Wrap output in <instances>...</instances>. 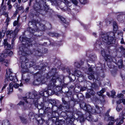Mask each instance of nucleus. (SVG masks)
<instances>
[{"label":"nucleus","mask_w":125,"mask_h":125,"mask_svg":"<svg viewBox=\"0 0 125 125\" xmlns=\"http://www.w3.org/2000/svg\"><path fill=\"white\" fill-rule=\"evenodd\" d=\"M20 40L22 42L23 45L19 48V50L18 52L19 55H21L24 56L28 55L33 54L36 55L41 52L40 50L38 49L37 48L33 49L32 51L28 49L25 46H29L32 45L31 39L26 37L21 36L19 38Z\"/></svg>","instance_id":"nucleus-1"},{"label":"nucleus","mask_w":125,"mask_h":125,"mask_svg":"<svg viewBox=\"0 0 125 125\" xmlns=\"http://www.w3.org/2000/svg\"><path fill=\"white\" fill-rule=\"evenodd\" d=\"M84 106L82 107L83 109L85 111H87L89 115L88 117H86L85 118L89 121L92 120V116L90 115V114H92L95 113L99 114L101 112L99 107L97 105H96L95 106V109H94V107H92L89 104L86 105L84 104Z\"/></svg>","instance_id":"nucleus-2"},{"label":"nucleus","mask_w":125,"mask_h":125,"mask_svg":"<svg viewBox=\"0 0 125 125\" xmlns=\"http://www.w3.org/2000/svg\"><path fill=\"white\" fill-rule=\"evenodd\" d=\"M41 3V4L37 2L35 3L34 5V8L37 12L43 14L44 13H43L42 12H46L49 9V6L46 4L45 0L44 1L42 0Z\"/></svg>","instance_id":"nucleus-3"},{"label":"nucleus","mask_w":125,"mask_h":125,"mask_svg":"<svg viewBox=\"0 0 125 125\" xmlns=\"http://www.w3.org/2000/svg\"><path fill=\"white\" fill-rule=\"evenodd\" d=\"M28 96V100L29 103L31 105H33L36 107L38 106V99H39V95H37L36 92L34 93H28L26 94Z\"/></svg>","instance_id":"nucleus-4"},{"label":"nucleus","mask_w":125,"mask_h":125,"mask_svg":"<svg viewBox=\"0 0 125 125\" xmlns=\"http://www.w3.org/2000/svg\"><path fill=\"white\" fill-rule=\"evenodd\" d=\"M52 79L50 81V84L48 85L47 91L48 92L46 93V94L47 97L49 95H51L55 94L54 92L53 88L54 86V83L56 82V80L54 77L52 78Z\"/></svg>","instance_id":"nucleus-5"},{"label":"nucleus","mask_w":125,"mask_h":125,"mask_svg":"<svg viewBox=\"0 0 125 125\" xmlns=\"http://www.w3.org/2000/svg\"><path fill=\"white\" fill-rule=\"evenodd\" d=\"M28 25L29 27L31 26V25L32 26L34 27L33 29L31 27H29L27 28V31H29L30 33L33 34L35 31H39V30H38V28L37 26L36 21L35 20H33L29 21L28 23Z\"/></svg>","instance_id":"nucleus-6"},{"label":"nucleus","mask_w":125,"mask_h":125,"mask_svg":"<svg viewBox=\"0 0 125 125\" xmlns=\"http://www.w3.org/2000/svg\"><path fill=\"white\" fill-rule=\"evenodd\" d=\"M57 69L56 68H52L50 71L47 74V77L45 78H46V80H48L51 79L50 80L52 79V78L54 77L55 78L56 80L58 78L56 77L57 76L58 74L57 73Z\"/></svg>","instance_id":"nucleus-7"},{"label":"nucleus","mask_w":125,"mask_h":125,"mask_svg":"<svg viewBox=\"0 0 125 125\" xmlns=\"http://www.w3.org/2000/svg\"><path fill=\"white\" fill-rule=\"evenodd\" d=\"M35 76L38 77L37 79L34 81V84L36 85H39L40 83H45L46 82V78H44V77L42 76L39 73L36 74Z\"/></svg>","instance_id":"nucleus-8"},{"label":"nucleus","mask_w":125,"mask_h":125,"mask_svg":"<svg viewBox=\"0 0 125 125\" xmlns=\"http://www.w3.org/2000/svg\"><path fill=\"white\" fill-rule=\"evenodd\" d=\"M102 41L108 45L115 43V40H114L113 38L111 39H109L108 34H104L101 35Z\"/></svg>","instance_id":"nucleus-9"},{"label":"nucleus","mask_w":125,"mask_h":125,"mask_svg":"<svg viewBox=\"0 0 125 125\" xmlns=\"http://www.w3.org/2000/svg\"><path fill=\"white\" fill-rule=\"evenodd\" d=\"M63 2L66 5V6L62 8V10L64 11H67L68 14L71 13L72 3L68 1L67 0H64Z\"/></svg>","instance_id":"nucleus-10"},{"label":"nucleus","mask_w":125,"mask_h":125,"mask_svg":"<svg viewBox=\"0 0 125 125\" xmlns=\"http://www.w3.org/2000/svg\"><path fill=\"white\" fill-rule=\"evenodd\" d=\"M64 70L65 71H66L68 73L69 75H71L72 76H73L75 74L77 76L79 77L82 75L81 72L78 70H77L73 72L71 68H70L69 67H67L66 68L64 69Z\"/></svg>","instance_id":"nucleus-11"},{"label":"nucleus","mask_w":125,"mask_h":125,"mask_svg":"<svg viewBox=\"0 0 125 125\" xmlns=\"http://www.w3.org/2000/svg\"><path fill=\"white\" fill-rule=\"evenodd\" d=\"M6 79L9 77L10 80V81H13V82H15L18 81L15 75V74L12 73L11 71V70L9 69V72H6Z\"/></svg>","instance_id":"nucleus-12"},{"label":"nucleus","mask_w":125,"mask_h":125,"mask_svg":"<svg viewBox=\"0 0 125 125\" xmlns=\"http://www.w3.org/2000/svg\"><path fill=\"white\" fill-rule=\"evenodd\" d=\"M62 102L65 105L64 107L67 109H68L70 108V106H72V103H74V102L72 101H65L64 98H62Z\"/></svg>","instance_id":"nucleus-13"},{"label":"nucleus","mask_w":125,"mask_h":125,"mask_svg":"<svg viewBox=\"0 0 125 125\" xmlns=\"http://www.w3.org/2000/svg\"><path fill=\"white\" fill-rule=\"evenodd\" d=\"M97 60V57L95 54L92 55H90V59L87 62L88 65L89 66L90 65H92V63H93L94 61Z\"/></svg>","instance_id":"nucleus-14"},{"label":"nucleus","mask_w":125,"mask_h":125,"mask_svg":"<svg viewBox=\"0 0 125 125\" xmlns=\"http://www.w3.org/2000/svg\"><path fill=\"white\" fill-rule=\"evenodd\" d=\"M68 85V84H63L62 85V87L61 86H56L55 84H54L55 87L53 88V89L55 94L57 92L61 91L62 90V87H67Z\"/></svg>","instance_id":"nucleus-15"},{"label":"nucleus","mask_w":125,"mask_h":125,"mask_svg":"<svg viewBox=\"0 0 125 125\" xmlns=\"http://www.w3.org/2000/svg\"><path fill=\"white\" fill-rule=\"evenodd\" d=\"M104 58L105 60L107 62V64L108 66L109 67H112V66H110V64L111 62L113 61V59L114 58L110 55H107L104 57Z\"/></svg>","instance_id":"nucleus-16"},{"label":"nucleus","mask_w":125,"mask_h":125,"mask_svg":"<svg viewBox=\"0 0 125 125\" xmlns=\"http://www.w3.org/2000/svg\"><path fill=\"white\" fill-rule=\"evenodd\" d=\"M102 43L100 40H97L94 45V48L95 50H101L103 46Z\"/></svg>","instance_id":"nucleus-17"},{"label":"nucleus","mask_w":125,"mask_h":125,"mask_svg":"<svg viewBox=\"0 0 125 125\" xmlns=\"http://www.w3.org/2000/svg\"><path fill=\"white\" fill-rule=\"evenodd\" d=\"M6 39L4 40L3 44L4 45L5 48V49L4 51H6L8 50L11 49L12 48L11 45L8 43Z\"/></svg>","instance_id":"nucleus-18"},{"label":"nucleus","mask_w":125,"mask_h":125,"mask_svg":"<svg viewBox=\"0 0 125 125\" xmlns=\"http://www.w3.org/2000/svg\"><path fill=\"white\" fill-rule=\"evenodd\" d=\"M76 114L78 115V120H79L81 123L84 121L85 115H84V116H83L82 113L80 111L77 112Z\"/></svg>","instance_id":"nucleus-19"},{"label":"nucleus","mask_w":125,"mask_h":125,"mask_svg":"<svg viewBox=\"0 0 125 125\" xmlns=\"http://www.w3.org/2000/svg\"><path fill=\"white\" fill-rule=\"evenodd\" d=\"M30 62H22L21 63V67L22 68L26 69L30 67Z\"/></svg>","instance_id":"nucleus-20"},{"label":"nucleus","mask_w":125,"mask_h":125,"mask_svg":"<svg viewBox=\"0 0 125 125\" xmlns=\"http://www.w3.org/2000/svg\"><path fill=\"white\" fill-rule=\"evenodd\" d=\"M36 25L37 27L38 25H39V27H38V30H40L42 31H44L46 29V27H45L44 24H42L40 22H36Z\"/></svg>","instance_id":"nucleus-21"},{"label":"nucleus","mask_w":125,"mask_h":125,"mask_svg":"<svg viewBox=\"0 0 125 125\" xmlns=\"http://www.w3.org/2000/svg\"><path fill=\"white\" fill-rule=\"evenodd\" d=\"M106 117H105L104 119L106 121H108V120L111 121L113 122L114 121V118L112 116L110 117L108 114V112H107L105 114Z\"/></svg>","instance_id":"nucleus-22"},{"label":"nucleus","mask_w":125,"mask_h":125,"mask_svg":"<svg viewBox=\"0 0 125 125\" xmlns=\"http://www.w3.org/2000/svg\"><path fill=\"white\" fill-rule=\"evenodd\" d=\"M13 83L11 82L10 83L9 85V87L8 88V94H9L11 93L13 91Z\"/></svg>","instance_id":"nucleus-23"},{"label":"nucleus","mask_w":125,"mask_h":125,"mask_svg":"<svg viewBox=\"0 0 125 125\" xmlns=\"http://www.w3.org/2000/svg\"><path fill=\"white\" fill-rule=\"evenodd\" d=\"M119 118L121 119L120 122L116 124V125H121V124L123 122V120L124 119V115L122 113H120L119 115Z\"/></svg>","instance_id":"nucleus-24"},{"label":"nucleus","mask_w":125,"mask_h":125,"mask_svg":"<svg viewBox=\"0 0 125 125\" xmlns=\"http://www.w3.org/2000/svg\"><path fill=\"white\" fill-rule=\"evenodd\" d=\"M37 123V125L38 124L41 125L43 124V119L42 118L40 117H38L36 119Z\"/></svg>","instance_id":"nucleus-25"},{"label":"nucleus","mask_w":125,"mask_h":125,"mask_svg":"<svg viewBox=\"0 0 125 125\" xmlns=\"http://www.w3.org/2000/svg\"><path fill=\"white\" fill-rule=\"evenodd\" d=\"M107 34H108L109 37L110 39H111L112 38H113V39L114 40H115L114 38L115 37V33L112 32H110L108 33Z\"/></svg>","instance_id":"nucleus-26"},{"label":"nucleus","mask_w":125,"mask_h":125,"mask_svg":"<svg viewBox=\"0 0 125 125\" xmlns=\"http://www.w3.org/2000/svg\"><path fill=\"white\" fill-rule=\"evenodd\" d=\"M18 31V29H16L14 31H13L12 33L10 36V38H12L13 37H15L17 32Z\"/></svg>","instance_id":"nucleus-27"},{"label":"nucleus","mask_w":125,"mask_h":125,"mask_svg":"<svg viewBox=\"0 0 125 125\" xmlns=\"http://www.w3.org/2000/svg\"><path fill=\"white\" fill-rule=\"evenodd\" d=\"M58 119V118L56 117L55 116H52V117L49 118V121H52L54 123V122L57 120Z\"/></svg>","instance_id":"nucleus-28"},{"label":"nucleus","mask_w":125,"mask_h":125,"mask_svg":"<svg viewBox=\"0 0 125 125\" xmlns=\"http://www.w3.org/2000/svg\"><path fill=\"white\" fill-rule=\"evenodd\" d=\"M20 117L21 122L25 124H26L27 122V120L26 118H25V117L24 116H20Z\"/></svg>","instance_id":"nucleus-29"},{"label":"nucleus","mask_w":125,"mask_h":125,"mask_svg":"<svg viewBox=\"0 0 125 125\" xmlns=\"http://www.w3.org/2000/svg\"><path fill=\"white\" fill-rule=\"evenodd\" d=\"M37 95H39V98L40 97L39 95H40L42 96H43L45 97H47V94L44 93V89L42 91L40 92L39 93V95H38L37 94Z\"/></svg>","instance_id":"nucleus-30"},{"label":"nucleus","mask_w":125,"mask_h":125,"mask_svg":"<svg viewBox=\"0 0 125 125\" xmlns=\"http://www.w3.org/2000/svg\"><path fill=\"white\" fill-rule=\"evenodd\" d=\"M113 30L114 31H116L118 29L117 24L115 21H114L113 23Z\"/></svg>","instance_id":"nucleus-31"},{"label":"nucleus","mask_w":125,"mask_h":125,"mask_svg":"<svg viewBox=\"0 0 125 125\" xmlns=\"http://www.w3.org/2000/svg\"><path fill=\"white\" fill-rule=\"evenodd\" d=\"M26 103L24 105L23 108L25 110H28L29 109L31 106H29L30 104L29 103Z\"/></svg>","instance_id":"nucleus-32"},{"label":"nucleus","mask_w":125,"mask_h":125,"mask_svg":"<svg viewBox=\"0 0 125 125\" xmlns=\"http://www.w3.org/2000/svg\"><path fill=\"white\" fill-rule=\"evenodd\" d=\"M43 64H44V66H41L42 67H41V68H38L39 70H41V71H45V70L46 67L47 65L48 64L46 62H45Z\"/></svg>","instance_id":"nucleus-33"},{"label":"nucleus","mask_w":125,"mask_h":125,"mask_svg":"<svg viewBox=\"0 0 125 125\" xmlns=\"http://www.w3.org/2000/svg\"><path fill=\"white\" fill-rule=\"evenodd\" d=\"M117 65L119 68H122L123 66V61L122 60H119L117 63Z\"/></svg>","instance_id":"nucleus-34"},{"label":"nucleus","mask_w":125,"mask_h":125,"mask_svg":"<svg viewBox=\"0 0 125 125\" xmlns=\"http://www.w3.org/2000/svg\"><path fill=\"white\" fill-rule=\"evenodd\" d=\"M58 18L60 19L61 21H62L65 24H67V23L66 22V21L64 18L60 15H58Z\"/></svg>","instance_id":"nucleus-35"},{"label":"nucleus","mask_w":125,"mask_h":125,"mask_svg":"<svg viewBox=\"0 0 125 125\" xmlns=\"http://www.w3.org/2000/svg\"><path fill=\"white\" fill-rule=\"evenodd\" d=\"M10 3L11 0H8L7 3V5L8 6V10H10L12 8V6L10 4Z\"/></svg>","instance_id":"nucleus-36"},{"label":"nucleus","mask_w":125,"mask_h":125,"mask_svg":"<svg viewBox=\"0 0 125 125\" xmlns=\"http://www.w3.org/2000/svg\"><path fill=\"white\" fill-rule=\"evenodd\" d=\"M122 106L120 105H118L117 106L116 110L118 112H120L122 110Z\"/></svg>","instance_id":"nucleus-37"},{"label":"nucleus","mask_w":125,"mask_h":125,"mask_svg":"<svg viewBox=\"0 0 125 125\" xmlns=\"http://www.w3.org/2000/svg\"><path fill=\"white\" fill-rule=\"evenodd\" d=\"M3 8V7L2 8V9L0 10V15H5L7 13L5 11L2 10Z\"/></svg>","instance_id":"nucleus-38"},{"label":"nucleus","mask_w":125,"mask_h":125,"mask_svg":"<svg viewBox=\"0 0 125 125\" xmlns=\"http://www.w3.org/2000/svg\"><path fill=\"white\" fill-rule=\"evenodd\" d=\"M101 53L102 56L104 57L107 55L105 51L103 49H101Z\"/></svg>","instance_id":"nucleus-39"},{"label":"nucleus","mask_w":125,"mask_h":125,"mask_svg":"<svg viewBox=\"0 0 125 125\" xmlns=\"http://www.w3.org/2000/svg\"><path fill=\"white\" fill-rule=\"evenodd\" d=\"M105 91V89L104 88H102L101 90L97 93L99 95H101Z\"/></svg>","instance_id":"nucleus-40"},{"label":"nucleus","mask_w":125,"mask_h":125,"mask_svg":"<svg viewBox=\"0 0 125 125\" xmlns=\"http://www.w3.org/2000/svg\"><path fill=\"white\" fill-rule=\"evenodd\" d=\"M111 96L112 98H115L116 97V95H115L116 92L114 90H112L111 91Z\"/></svg>","instance_id":"nucleus-41"},{"label":"nucleus","mask_w":125,"mask_h":125,"mask_svg":"<svg viewBox=\"0 0 125 125\" xmlns=\"http://www.w3.org/2000/svg\"><path fill=\"white\" fill-rule=\"evenodd\" d=\"M51 1L52 4L55 6L58 5L56 0H51Z\"/></svg>","instance_id":"nucleus-42"},{"label":"nucleus","mask_w":125,"mask_h":125,"mask_svg":"<svg viewBox=\"0 0 125 125\" xmlns=\"http://www.w3.org/2000/svg\"><path fill=\"white\" fill-rule=\"evenodd\" d=\"M50 36L52 37H57L58 36V34L56 33H49Z\"/></svg>","instance_id":"nucleus-43"},{"label":"nucleus","mask_w":125,"mask_h":125,"mask_svg":"<svg viewBox=\"0 0 125 125\" xmlns=\"http://www.w3.org/2000/svg\"><path fill=\"white\" fill-rule=\"evenodd\" d=\"M29 118L30 119L33 118L34 117V114L32 112H31L29 113Z\"/></svg>","instance_id":"nucleus-44"},{"label":"nucleus","mask_w":125,"mask_h":125,"mask_svg":"<svg viewBox=\"0 0 125 125\" xmlns=\"http://www.w3.org/2000/svg\"><path fill=\"white\" fill-rule=\"evenodd\" d=\"M4 52L5 53H8L10 56L12 55L13 54V52L9 50H8L6 51H4Z\"/></svg>","instance_id":"nucleus-45"},{"label":"nucleus","mask_w":125,"mask_h":125,"mask_svg":"<svg viewBox=\"0 0 125 125\" xmlns=\"http://www.w3.org/2000/svg\"><path fill=\"white\" fill-rule=\"evenodd\" d=\"M18 22H19V21H15L13 23V26H16L17 25V28L16 29H17L19 27V26L18 25Z\"/></svg>","instance_id":"nucleus-46"},{"label":"nucleus","mask_w":125,"mask_h":125,"mask_svg":"<svg viewBox=\"0 0 125 125\" xmlns=\"http://www.w3.org/2000/svg\"><path fill=\"white\" fill-rule=\"evenodd\" d=\"M5 83L3 87V89H5L6 87V86L8 84V79H6L5 80Z\"/></svg>","instance_id":"nucleus-47"},{"label":"nucleus","mask_w":125,"mask_h":125,"mask_svg":"<svg viewBox=\"0 0 125 125\" xmlns=\"http://www.w3.org/2000/svg\"><path fill=\"white\" fill-rule=\"evenodd\" d=\"M81 4H85L87 3V0H79Z\"/></svg>","instance_id":"nucleus-48"},{"label":"nucleus","mask_w":125,"mask_h":125,"mask_svg":"<svg viewBox=\"0 0 125 125\" xmlns=\"http://www.w3.org/2000/svg\"><path fill=\"white\" fill-rule=\"evenodd\" d=\"M18 9L19 10L21 11V12L22 13H23L24 12V9L23 7V6H21L20 7H19L18 8Z\"/></svg>","instance_id":"nucleus-49"},{"label":"nucleus","mask_w":125,"mask_h":125,"mask_svg":"<svg viewBox=\"0 0 125 125\" xmlns=\"http://www.w3.org/2000/svg\"><path fill=\"white\" fill-rule=\"evenodd\" d=\"M74 65L77 68H79L80 66V64L78 62H75L74 63Z\"/></svg>","instance_id":"nucleus-50"},{"label":"nucleus","mask_w":125,"mask_h":125,"mask_svg":"<svg viewBox=\"0 0 125 125\" xmlns=\"http://www.w3.org/2000/svg\"><path fill=\"white\" fill-rule=\"evenodd\" d=\"M64 77L62 76H60L58 77V80L60 82H62V80H63Z\"/></svg>","instance_id":"nucleus-51"},{"label":"nucleus","mask_w":125,"mask_h":125,"mask_svg":"<svg viewBox=\"0 0 125 125\" xmlns=\"http://www.w3.org/2000/svg\"><path fill=\"white\" fill-rule=\"evenodd\" d=\"M3 123H4L5 125L8 124L10 125L9 121L7 120L6 119L3 121Z\"/></svg>","instance_id":"nucleus-52"},{"label":"nucleus","mask_w":125,"mask_h":125,"mask_svg":"<svg viewBox=\"0 0 125 125\" xmlns=\"http://www.w3.org/2000/svg\"><path fill=\"white\" fill-rule=\"evenodd\" d=\"M13 31L12 30L8 31L6 32V34L7 35H9L10 36L12 32Z\"/></svg>","instance_id":"nucleus-53"},{"label":"nucleus","mask_w":125,"mask_h":125,"mask_svg":"<svg viewBox=\"0 0 125 125\" xmlns=\"http://www.w3.org/2000/svg\"><path fill=\"white\" fill-rule=\"evenodd\" d=\"M23 99L26 103H28V98H27V96L23 97Z\"/></svg>","instance_id":"nucleus-54"},{"label":"nucleus","mask_w":125,"mask_h":125,"mask_svg":"<svg viewBox=\"0 0 125 125\" xmlns=\"http://www.w3.org/2000/svg\"><path fill=\"white\" fill-rule=\"evenodd\" d=\"M24 102L20 101L17 105H23L24 106Z\"/></svg>","instance_id":"nucleus-55"},{"label":"nucleus","mask_w":125,"mask_h":125,"mask_svg":"<svg viewBox=\"0 0 125 125\" xmlns=\"http://www.w3.org/2000/svg\"><path fill=\"white\" fill-rule=\"evenodd\" d=\"M92 87L93 89H96L97 87V85L95 83H94L92 84Z\"/></svg>","instance_id":"nucleus-56"},{"label":"nucleus","mask_w":125,"mask_h":125,"mask_svg":"<svg viewBox=\"0 0 125 125\" xmlns=\"http://www.w3.org/2000/svg\"><path fill=\"white\" fill-rule=\"evenodd\" d=\"M106 24L107 25H108L111 23V21L107 19H106L105 21Z\"/></svg>","instance_id":"nucleus-57"},{"label":"nucleus","mask_w":125,"mask_h":125,"mask_svg":"<svg viewBox=\"0 0 125 125\" xmlns=\"http://www.w3.org/2000/svg\"><path fill=\"white\" fill-rule=\"evenodd\" d=\"M30 67L34 66L35 64V62H30Z\"/></svg>","instance_id":"nucleus-58"},{"label":"nucleus","mask_w":125,"mask_h":125,"mask_svg":"<svg viewBox=\"0 0 125 125\" xmlns=\"http://www.w3.org/2000/svg\"><path fill=\"white\" fill-rule=\"evenodd\" d=\"M72 2L75 5H77L78 3V1L76 0H73Z\"/></svg>","instance_id":"nucleus-59"},{"label":"nucleus","mask_w":125,"mask_h":125,"mask_svg":"<svg viewBox=\"0 0 125 125\" xmlns=\"http://www.w3.org/2000/svg\"><path fill=\"white\" fill-rule=\"evenodd\" d=\"M124 96V95L123 94H118L117 95V97L119 98H122Z\"/></svg>","instance_id":"nucleus-60"},{"label":"nucleus","mask_w":125,"mask_h":125,"mask_svg":"<svg viewBox=\"0 0 125 125\" xmlns=\"http://www.w3.org/2000/svg\"><path fill=\"white\" fill-rule=\"evenodd\" d=\"M4 64L6 66H8L9 63L8 60H5L4 62Z\"/></svg>","instance_id":"nucleus-61"},{"label":"nucleus","mask_w":125,"mask_h":125,"mask_svg":"<svg viewBox=\"0 0 125 125\" xmlns=\"http://www.w3.org/2000/svg\"><path fill=\"white\" fill-rule=\"evenodd\" d=\"M88 78L90 80H92L94 77V76L92 75H89L88 76Z\"/></svg>","instance_id":"nucleus-62"},{"label":"nucleus","mask_w":125,"mask_h":125,"mask_svg":"<svg viewBox=\"0 0 125 125\" xmlns=\"http://www.w3.org/2000/svg\"><path fill=\"white\" fill-rule=\"evenodd\" d=\"M54 122L56 125H60L59 124V122L58 119L55 122Z\"/></svg>","instance_id":"nucleus-63"},{"label":"nucleus","mask_w":125,"mask_h":125,"mask_svg":"<svg viewBox=\"0 0 125 125\" xmlns=\"http://www.w3.org/2000/svg\"><path fill=\"white\" fill-rule=\"evenodd\" d=\"M88 71L90 72H91L90 73L91 74H92L93 73V69L91 67H89L88 69Z\"/></svg>","instance_id":"nucleus-64"}]
</instances>
